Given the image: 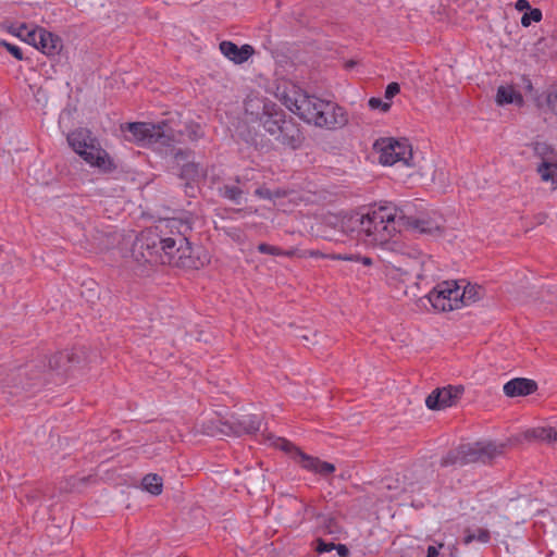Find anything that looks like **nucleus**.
<instances>
[{
    "instance_id": "2eb2a0df",
    "label": "nucleus",
    "mask_w": 557,
    "mask_h": 557,
    "mask_svg": "<svg viewBox=\"0 0 557 557\" xmlns=\"http://www.w3.org/2000/svg\"><path fill=\"white\" fill-rule=\"evenodd\" d=\"M272 137L281 145L288 147L293 150L298 149L304 140V134L300 126L290 116H285L278 126V129L272 135Z\"/></svg>"
},
{
    "instance_id": "f704fd0d",
    "label": "nucleus",
    "mask_w": 557,
    "mask_h": 557,
    "mask_svg": "<svg viewBox=\"0 0 557 557\" xmlns=\"http://www.w3.org/2000/svg\"><path fill=\"white\" fill-rule=\"evenodd\" d=\"M304 513H305L304 519H308V520H313L314 519L317 521V523L319 522V520L321 518H323L322 517L323 513L318 511L315 509V507H313L311 505H306V504L304 505Z\"/></svg>"
},
{
    "instance_id": "412c9836",
    "label": "nucleus",
    "mask_w": 557,
    "mask_h": 557,
    "mask_svg": "<svg viewBox=\"0 0 557 557\" xmlns=\"http://www.w3.org/2000/svg\"><path fill=\"white\" fill-rule=\"evenodd\" d=\"M534 156L542 160L541 163H548L554 165L557 163V151L545 141H536L533 144Z\"/></svg>"
},
{
    "instance_id": "8fccbe9b",
    "label": "nucleus",
    "mask_w": 557,
    "mask_h": 557,
    "mask_svg": "<svg viewBox=\"0 0 557 557\" xmlns=\"http://www.w3.org/2000/svg\"><path fill=\"white\" fill-rule=\"evenodd\" d=\"M89 479H90V476H84V478L79 479V481L82 483H86L87 481H89Z\"/></svg>"
},
{
    "instance_id": "9b49d317",
    "label": "nucleus",
    "mask_w": 557,
    "mask_h": 557,
    "mask_svg": "<svg viewBox=\"0 0 557 557\" xmlns=\"http://www.w3.org/2000/svg\"><path fill=\"white\" fill-rule=\"evenodd\" d=\"M505 448L504 444H495L492 442L488 443H472V444H461V453L463 457V463H474L482 462L487 463L492 461L495 457L503 454Z\"/></svg>"
},
{
    "instance_id": "c03bdc74",
    "label": "nucleus",
    "mask_w": 557,
    "mask_h": 557,
    "mask_svg": "<svg viewBox=\"0 0 557 557\" xmlns=\"http://www.w3.org/2000/svg\"><path fill=\"white\" fill-rule=\"evenodd\" d=\"M516 8L518 10L530 9V3L528 0H518L516 3Z\"/></svg>"
},
{
    "instance_id": "f257e3e1",
    "label": "nucleus",
    "mask_w": 557,
    "mask_h": 557,
    "mask_svg": "<svg viewBox=\"0 0 557 557\" xmlns=\"http://www.w3.org/2000/svg\"><path fill=\"white\" fill-rule=\"evenodd\" d=\"M166 227L171 236H165L159 226L141 231L132 245V257L139 264H169L183 269H199L205 264L199 256H194L186 234L191 223L172 219Z\"/></svg>"
},
{
    "instance_id": "49530a36",
    "label": "nucleus",
    "mask_w": 557,
    "mask_h": 557,
    "mask_svg": "<svg viewBox=\"0 0 557 557\" xmlns=\"http://www.w3.org/2000/svg\"><path fill=\"white\" fill-rule=\"evenodd\" d=\"M336 258L339 260H348V261H351L355 259V257L352 255H344V256L338 255Z\"/></svg>"
},
{
    "instance_id": "c9c22d12",
    "label": "nucleus",
    "mask_w": 557,
    "mask_h": 557,
    "mask_svg": "<svg viewBox=\"0 0 557 557\" xmlns=\"http://www.w3.org/2000/svg\"><path fill=\"white\" fill-rule=\"evenodd\" d=\"M187 137L195 141L202 136L201 127L199 124H189L186 126Z\"/></svg>"
},
{
    "instance_id": "37998d69",
    "label": "nucleus",
    "mask_w": 557,
    "mask_h": 557,
    "mask_svg": "<svg viewBox=\"0 0 557 557\" xmlns=\"http://www.w3.org/2000/svg\"><path fill=\"white\" fill-rule=\"evenodd\" d=\"M334 549H336L339 557H348L349 556V549L344 544H335Z\"/></svg>"
},
{
    "instance_id": "72a5a7b5",
    "label": "nucleus",
    "mask_w": 557,
    "mask_h": 557,
    "mask_svg": "<svg viewBox=\"0 0 557 557\" xmlns=\"http://www.w3.org/2000/svg\"><path fill=\"white\" fill-rule=\"evenodd\" d=\"M173 151V157L178 164H183L186 163L187 161H190L189 158L193 154V151L190 149L178 148L174 149Z\"/></svg>"
},
{
    "instance_id": "0eeeda50",
    "label": "nucleus",
    "mask_w": 557,
    "mask_h": 557,
    "mask_svg": "<svg viewBox=\"0 0 557 557\" xmlns=\"http://www.w3.org/2000/svg\"><path fill=\"white\" fill-rule=\"evenodd\" d=\"M274 444L280 449L288 453L296 462L308 471L322 476H326L335 471V466L333 463L323 461L318 457L307 455L286 438L277 437Z\"/></svg>"
},
{
    "instance_id": "4c0bfd02",
    "label": "nucleus",
    "mask_w": 557,
    "mask_h": 557,
    "mask_svg": "<svg viewBox=\"0 0 557 557\" xmlns=\"http://www.w3.org/2000/svg\"><path fill=\"white\" fill-rule=\"evenodd\" d=\"M258 251L261 253L278 256L281 255V249L276 246H272L265 243H261L258 245Z\"/></svg>"
},
{
    "instance_id": "de8ad7c7",
    "label": "nucleus",
    "mask_w": 557,
    "mask_h": 557,
    "mask_svg": "<svg viewBox=\"0 0 557 557\" xmlns=\"http://www.w3.org/2000/svg\"><path fill=\"white\" fill-rule=\"evenodd\" d=\"M361 261H362V263H363L364 265H370V264H372V260H371V258H369V257H363V258L361 259Z\"/></svg>"
},
{
    "instance_id": "aec40b11",
    "label": "nucleus",
    "mask_w": 557,
    "mask_h": 557,
    "mask_svg": "<svg viewBox=\"0 0 557 557\" xmlns=\"http://www.w3.org/2000/svg\"><path fill=\"white\" fill-rule=\"evenodd\" d=\"M496 103L498 106L516 104L522 107L524 100L522 95L512 86H499L496 94Z\"/></svg>"
},
{
    "instance_id": "ea45409f",
    "label": "nucleus",
    "mask_w": 557,
    "mask_h": 557,
    "mask_svg": "<svg viewBox=\"0 0 557 557\" xmlns=\"http://www.w3.org/2000/svg\"><path fill=\"white\" fill-rule=\"evenodd\" d=\"M198 181H186L185 184H184V193L187 197H196V193H197V186L195 185V183H197Z\"/></svg>"
},
{
    "instance_id": "2f4dec72",
    "label": "nucleus",
    "mask_w": 557,
    "mask_h": 557,
    "mask_svg": "<svg viewBox=\"0 0 557 557\" xmlns=\"http://www.w3.org/2000/svg\"><path fill=\"white\" fill-rule=\"evenodd\" d=\"M0 46L4 47L16 60L21 61L24 59L23 51L17 45L8 42L7 40H0Z\"/></svg>"
},
{
    "instance_id": "ddd939ff",
    "label": "nucleus",
    "mask_w": 557,
    "mask_h": 557,
    "mask_svg": "<svg viewBox=\"0 0 557 557\" xmlns=\"http://www.w3.org/2000/svg\"><path fill=\"white\" fill-rule=\"evenodd\" d=\"M318 104L320 109L317 111L318 114L312 123L315 126L336 128L347 123V115L342 107L325 100L318 102Z\"/></svg>"
},
{
    "instance_id": "3c124183",
    "label": "nucleus",
    "mask_w": 557,
    "mask_h": 557,
    "mask_svg": "<svg viewBox=\"0 0 557 557\" xmlns=\"http://www.w3.org/2000/svg\"><path fill=\"white\" fill-rule=\"evenodd\" d=\"M235 182L240 185L243 183V180L240 178V176H236L235 177Z\"/></svg>"
},
{
    "instance_id": "4468645a",
    "label": "nucleus",
    "mask_w": 557,
    "mask_h": 557,
    "mask_svg": "<svg viewBox=\"0 0 557 557\" xmlns=\"http://www.w3.org/2000/svg\"><path fill=\"white\" fill-rule=\"evenodd\" d=\"M465 392L462 385H447L435 388L425 399V405L431 410H441L457 404Z\"/></svg>"
},
{
    "instance_id": "9d476101",
    "label": "nucleus",
    "mask_w": 557,
    "mask_h": 557,
    "mask_svg": "<svg viewBox=\"0 0 557 557\" xmlns=\"http://www.w3.org/2000/svg\"><path fill=\"white\" fill-rule=\"evenodd\" d=\"M374 147H380L379 160L383 165H393L396 162L409 165V160L412 158L411 147L407 143L393 138L377 140Z\"/></svg>"
},
{
    "instance_id": "cd10ccee",
    "label": "nucleus",
    "mask_w": 557,
    "mask_h": 557,
    "mask_svg": "<svg viewBox=\"0 0 557 557\" xmlns=\"http://www.w3.org/2000/svg\"><path fill=\"white\" fill-rule=\"evenodd\" d=\"M143 487L145 491L152 495H160L162 493V478L154 473H149L143 479Z\"/></svg>"
},
{
    "instance_id": "6e6552de",
    "label": "nucleus",
    "mask_w": 557,
    "mask_h": 557,
    "mask_svg": "<svg viewBox=\"0 0 557 557\" xmlns=\"http://www.w3.org/2000/svg\"><path fill=\"white\" fill-rule=\"evenodd\" d=\"M261 111L253 112V103L247 102L245 111L250 114L252 121H258L259 124L264 128L269 135H273L277 129L282 121L285 119V111L275 102L263 99L260 101Z\"/></svg>"
},
{
    "instance_id": "603ef678",
    "label": "nucleus",
    "mask_w": 557,
    "mask_h": 557,
    "mask_svg": "<svg viewBox=\"0 0 557 557\" xmlns=\"http://www.w3.org/2000/svg\"><path fill=\"white\" fill-rule=\"evenodd\" d=\"M26 29H27L26 25L21 26V30H26Z\"/></svg>"
},
{
    "instance_id": "a19ab883",
    "label": "nucleus",
    "mask_w": 557,
    "mask_h": 557,
    "mask_svg": "<svg viewBox=\"0 0 557 557\" xmlns=\"http://www.w3.org/2000/svg\"><path fill=\"white\" fill-rule=\"evenodd\" d=\"M334 547H335L334 543H326L323 540H319L318 541L317 550L320 554H322V553H330V552H332L334 549Z\"/></svg>"
},
{
    "instance_id": "f03ea898",
    "label": "nucleus",
    "mask_w": 557,
    "mask_h": 557,
    "mask_svg": "<svg viewBox=\"0 0 557 557\" xmlns=\"http://www.w3.org/2000/svg\"><path fill=\"white\" fill-rule=\"evenodd\" d=\"M397 209L392 206H380L366 213L357 212L349 218L352 232L367 245L384 246L395 235Z\"/></svg>"
},
{
    "instance_id": "7ed1b4c3",
    "label": "nucleus",
    "mask_w": 557,
    "mask_h": 557,
    "mask_svg": "<svg viewBox=\"0 0 557 557\" xmlns=\"http://www.w3.org/2000/svg\"><path fill=\"white\" fill-rule=\"evenodd\" d=\"M70 147L88 163L103 173H111L116 165L110 154L101 148L98 139L87 128H77L71 132L67 137Z\"/></svg>"
},
{
    "instance_id": "393cba45",
    "label": "nucleus",
    "mask_w": 557,
    "mask_h": 557,
    "mask_svg": "<svg viewBox=\"0 0 557 557\" xmlns=\"http://www.w3.org/2000/svg\"><path fill=\"white\" fill-rule=\"evenodd\" d=\"M528 440H535L546 443L557 441V431L554 428H534L525 432Z\"/></svg>"
},
{
    "instance_id": "6ab92c4d",
    "label": "nucleus",
    "mask_w": 557,
    "mask_h": 557,
    "mask_svg": "<svg viewBox=\"0 0 557 557\" xmlns=\"http://www.w3.org/2000/svg\"><path fill=\"white\" fill-rule=\"evenodd\" d=\"M220 50L236 64L246 62L253 53V48L250 45L238 47L236 44L227 40L220 44Z\"/></svg>"
},
{
    "instance_id": "473e14b6",
    "label": "nucleus",
    "mask_w": 557,
    "mask_h": 557,
    "mask_svg": "<svg viewBox=\"0 0 557 557\" xmlns=\"http://www.w3.org/2000/svg\"><path fill=\"white\" fill-rule=\"evenodd\" d=\"M370 109L372 110H381L382 112H387L391 109V103L383 101L381 98L372 97L368 102Z\"/></svg>"
},
{
    "instance_id": "79ce46f5",
    "label": "nucleus",
    "mask_w": 557,
    "mask_h": 557,
    "mask_svg": "<svg viewBox=\"0 0 557 557\" xmlns=\"http://www.w3.org/2000/svg\"><path fill=\"white\" fill-rule=\"evenodd\" d=\"M547 104L550 110L557 114V91L548 95Z\"/></svg>"
},
{
    "instance_id": "09e8293b",
    "label": "nucleus",
    "mask_w": 557,
    "mask_h": 557,
    "mask_svg": "<svg viewBox=\"0 0 557 557\" xmlns=\"http://www.w3.org/2000/svg\"><path fill=\"white\" fill-rule=\"evenodd\" d=\"M300 338L304 339L305 342H310L309 336L307 334L300 335Z\"/></svg>"
},
{
    "instance_id": "423d86ee",
    "label": "nucleus",
    "mask_w": 557,
    "mask_h": 557,
    "mask_svg": "<svg viewBox=\"0 0 557 557\" xmlns=\"http://www.w3.org/2000/svg\"><path fill=\"white\" fill-rule=\"evenodd\" d=\"M78 362L79 358L75 352H73L72 350H62L49 359L48 367L50 369L66 371L72 364ZM46 369L47 364L45 359H41L36 363L34 361L27 363L22 371L23 375L29 376V382L26 384V386H35L37 382L41 380L42 374L46 372Z\"/></svg>"
},
{
    "instance_id": "bb28decb",
    "label": "nucleus",
    "mask_w": 557,
    "mask_h": 557,
    "mask_svg": "<svg viewBox=\"0 0 557 557\" xmlns=\"http://www.w3.org/2000/svg\"><path fill=\"white\" fill-rule=\"evenodd\" d=\"M473 541H478L482 544H486L491 541V533L487 529L478 528L475 530L466 529L465 530V537L463 543L466 545H469Z\"/></svg>"
},
{
    "instance_id": "f8f14e48",
    "label": "nucleus",
    "mask_w": 557,
    "mask_h": 557,
    "mask_svg": "<svg viewBox=\"0 0 557 557\" xmlns=\"http://www.w3.org/2000/svg\"><path fill=\"white\" fill-rule=\"evenodd\" d=\"M26 36V41L28 44L33 45L35 48L47 55H55L63 48L62 39L58 35L42 27L28 30Z\"/></svg>"
},
{
    "instance_id": "4be33fe9",
    "label": "nucleus",
    "mask_w": 557,
    "mask_h": 557,
    "mask_svg": "<svg viewBox=\"0 0 557 557\" xmlns=\"http://www.w3.org/2000/svg\"><path fill=\"white\" fill-rule=\"evenodd\" d=\"M484 295V288L478 284H467L462 290L459 289L461 306H469L480 300Z\"/></svg>"
},
{
    "instance_id": "e433bc0d",
    "label": "nucleus",
    "mask_w": 557,
    "mask_h": 557,
    "mask_svg": "<svg viewBox=\"0 0 557 557\" xmlns=\"http://www.w3.org/2000/svg\"><path fill=\"white\" fill-rule=\"evenodd\" d=\"M399 92H400V85L396 82H392L386 86L384 97H385V99L391 100Z\"/></svg>"
},
{
    "instance_id": "a18cd8bd",
    "label": "nucleus",
    "mask_w": 557,
    "mask_h": 557,
    "mask_svg": "<svg viewBox=\"0 0 557 557\" xmlns=\"http://www.w3.org/2000/svg\"><path fill=\"white\" fill-rule=\"evenodd\" d=\"M438 556V549L435 546H429L426 557H437Z\"/></svg>"
},
{
    "instance_id": "1a4fd4ad",
    "label": "nucleus",
    "mask_w": 557,
    "mask_h": 557,
    "mask_svg": "<svg viewBox=\"0 0 557 557\" xmlns=\"http://www.w3.org/2000/svg\"><path fill=\"white\" fill-rule=\"evenodd\" d=\"M432 307L440 311H451L461 307L459 285L456 282L438 283L428 294Z\"/></svg>"
},
{
    "instance_id": "20e7f679",
    "label": "nucleus",
    "mask_w": 557,
    "mask_h": 557,
    "mask_svg": "<svg viewBox=\"0 0 557 557\" xmlns=\"http://www.w3.org/2000/svg\"><path fill=\"white\" fill-rule=\"evenodd\" d=\"M122 131L126 133V139L143 146H172L174 143L180 141L176 132L165 121L158 124L145 122L127 123L125 126H122Z\"/></svg>"
},
{
    "instance_id": "c85d7f7f",
    "label": "nucleus",
    "mask_w": 557,
    "mask_h": 557,
    "mask_svg": "<svg viewBox=\"0 0 557 557\" xmlns=\"http://www.w3.org/2000/svg\"><path fill=\"white\" fill-rule=\"evenodd\" d=\"M441 467H450V466H465L463 457L461 453V445H459L455 449H450L446 455L441 458L440 461Z\"/></svg>"
},
{
    "instance_id": "5701e85b",
    "label": "nucleus",
    "mask_w": 557,
    "mask_h": 557,
    "mask_svg": "<svg viewBox=\"0 0 557 557\" xmlns=\"http://www.w3.org/2000/svg\"><path fill=\"white\" fill-rule=\"evenodd\" d=\"M180 178L183 181H199L205 176L203 169L199 163L187 161L181 166Z\"/></svg>"
},
{
    "instance_id": "f3484780",
    "label": "nucleus",
    "mask_w": 557,
    "mask_h": 557,
    "mask_svg": "<svg viewBox=\"0 0 557 557\" xmlns=\"http://www.w3.org/2000/svg\"><path fill=\"white\" fill-rule=\"evenodd\" d=\"M262 424L261 417L257 414H245L239 418H234L230 422H225L223 425L228 431H223L225 434H234L237 436L244 434H256L260 431Z\"/></svg>"
},
{
    "instance_id": "7c9ffc66",
    "label": "nucleus",
    "mask_w": 557,
    "mask_h": 557,
    "mask_svg": "<svg viewBox=\"0 0 557 557\" xmlns=\"http://www.w3.org/2000/svg\"><path fill=\"white\" fill-rule=\"evenodd\" d=\"M542 11L540 9H530L529 12H525L521 17V24L524 27L531 25L532 22H540L542 20Z\"/></svg>"
},
{
    "instance_id": "a211bd4d",
    "label": "nucleus",
    "mask_w": 557,
    "mask_h": 557,
    "mask_svg": "<svg viewBox=\"0 0 557 557\" xmlns=\"http://www.w3.org/2000/svg\"><path fill=\"white\" fill-rule=\"evenodd\" d=\"M536 389V382L525 377L512 379L504 385V393L507 397L528 396Z\"/></svg>"
},
{
    "instance_id": "a878e982",
    "label": "nucleus",
    "mask_w": 557,
    "mask_h": 557,
    "mask_svg": "<svg viewBox=\"0 0 557 557\" xmlns=\"http://www.w3.org/2000/svg\"><path fill=\"white\" fill-rule=\"evenodd\" d=\"M322 517L323 518L319 520L317 525L323 534L338 535L342 532V528L336 516L323 513Z\"/></svg>"
},
{
    "instance_id": "58836bf2",
    "label": "nucleus",
    "mask_w": 557,
    "mask_h": 557,
    "mask_svg": "<svg viewBox=\"0 0 557 557\" xmlns=\"http://www.w3.org/2000/svg\"><path fill=\"white\" fill-rule=\"evenodd\" d=\"M255 195L262 199H273V197H280V193L276 191L273 194L269 188L267 187H259L255 190Z\"/></svg>"
},
{
    "instance_id": "b1692460",
    "label": "nucleus",
    "mask_w": 557,
    "mask_h": 557,
    "mask_svg": "<svg viewBox=\"0 0 557 557\" xmlns=\"http://www.w3.org/2000/svg\"><path fill=\"white\" fill-rule=\"evenodd\" d=\"M218 194L234 205H242L245 191L237 185L224 184L218 188Z\"/></svg>"
},
{
    "instance_id": "dca6fc26",
    "label": "nucleus",
    "mask_w": 557,
    "mask_h": 557,
    "mask_svg": "<svg viewBox=\"0 0 557 557\" xmlns=\"http://www.w3.org/2000/svg\"><path fill=\"white\" fill-rule=\"evenodd\" d=\"M406 224L413 231H417L421 235L431 237H440L444 233V220L441 215L437 216H408L406 218Z\"/></svg>"
},
{
    "instance_id": "39448f33",
    "label": "nucleus",
    "mask_w": 557,
    "mask_h": 557,
    "mask_svg": "<svg viewBox=\"0 0 557 557\" xmlns=\"http://www.w3.org/2000/svg\"><path fill=\"white\" fill-rule=\"evenodd\" d=\"M277 97L289 111L309 124L313 123L318 114L317 111L320 109L318 102L323 101L315 96L308 95L300 87L292 83L278 86Z\"/></svg>"
},
{
    "instance_id": "c756f323",
    "label": "nucleus",
    "mask_w": 557,
    "mask_h": 557,
    "mask_svg": "<svg viewBox=\"0 0 557 557\" xmlns=\"http://www.w3.org/2000/svg\"><path fill=\"white\" fill-rule=\"evenodd\" d=\"M540 174L542 181L550 182L554 185H557V163L554 165H548V163H540L536 169Z\"/></svg>"
}]
</instances>
